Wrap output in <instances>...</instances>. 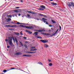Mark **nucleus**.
I'll use <instances>...</instances> for the list:
<instances>
[{"label":"nucleus","mask_w":74,"mask_h":74,"mask_svg":"<svg viewBox=\"0 0 74 74\" xmlns=\"http://www.w3.org/2000/svg\"><path fill=\"white\" fill-rule=\"evenodd\" d=\"M15 40L16 42V44H18V40H17V39L16 38H15Z\"/></svg>","instance_id":"nucleus-12"},{"label":"nucleus","mask_w":74,"mask_h":74,"mask_svg":"<svg viewBox=\"0 0 74 74\" xmlns=\"http://www.w3.org/2000/svg\"><path fill=\"white\" fill-rule=\"evenodd\" d=\"M10 46H7V48H10Z\"/></svg>","instance_id":"nucleus-42"},{"label":"nucleus","mask_w":74,"mask_h":74,"mask_svg":"<svg viewBox=\"0 0 74 74\" xmlns=\"http://www.w3.org/2000/svg\"><path fill=\"white\" fill-rule=\"evenodd\" d=\"M20 1H21V2H22H22H23V1L22 0H21Z\"/></svg>","instance_id":"nucleus-51"},{"label":"nucleus","mask_w":74,"mask_h":74,"mask_svg":"<svg viewBox=\"0 0 74 74\" xmlns=\"http://www.w3.org/2000/svg\"><path fill=\"white\" fill-rule=\"evenodd\" d=\"M10 30H12V29H11Z\"/></svg>","instance_id":"nucleus-64"},{"label":"nucleus","mask_w":74,"mask_h":74,"mask_svg":"<svg viewBox=\"0 0 74 74\" xmlns=\"http://www.w3.org/2000/svg\"><path fill=\"white\" fill-rule=\"evenodd\" d=\"M43 17H47V16L43 14Z\"/></svg>","instance_id":"nucleus-31"},{"label":"nucleus","mask_w":74,"mask_h":74,"mask_svg":"<svg viewBox=\"0 0 74 74\" xmlns=\"http://www.w3.org/2000/svg\"><path fill=\"white\" fill-rule=\"evenodd\" d=\"M40 10H44V9H42V8H40L39 9Z\"/></svg>","instance_id":"nucleus-36"},{"label":"nucleus","mask_w":74,"mask_h":74,"mask_svg":"<svg viewBox=\"0 0 74 74\" xmlns=\"http://www.w3.org/2000/svg\"><path fill=\"white\" fill-rule=\"evenodd\" d=\"M51 22L53 23H56V22L53 20H51Z\"/></svg>","instance_id":"nucleus-13"},{"label":"nucleus","mask_w":74,"mask_h":74,"mask_svg":"<svg viewBox=\"0 0 74 74\" xmlns=\"http://www.w3.org/2000/svg\"><path fill=\"white\" fill-rule=\"evenodd\" d=\"M36 52H32V53H36Z\"/></svg>","instance_id":"nucleus-53"},{"label":"nucleus","mask_w":74,"mask_h":74,"mask_svg":"<svg viewBox=\"0 0 74 74\" xmlns=\"http://www.w3.org/2000/svg\"><path fill=\"white\" fill-rule=\"evenodd\" d=\"M58 30H57L56 31V32H58Z\"/></svg>","instance_id":"nucleus-55"},{"label":"nucleus","mask_w":74,"mask_h":74,"mask_svg":"<svg viewBox=\"0 0 74 74\" xmlns=\"http://www.w3.org/2000/svg\"><path fill=\"white\" fill-rule=\"evenodd\" d=\"M15 12H18L19 11H18V10H16L15 11Z\"/></svg>","instance_id":"nucleus-27"},{"label":"nucleus","mask_w":74,"mask_h":74,"mask_svg":"<svg viewBox=\"0 0 74 74\" xmlns=\"http://www.w3.org/2000/svg\"><path fill=\"white\" fill-rule=\"evenodd\" d=\"M21 45V46L22 47H23V44L21 42H20Z\"/></svg>","instance_id":"nucleus-25"},{"label":"nucleus","mask_w":74,"mask_h":74,"mask_svg":"<svg viewBox=\"0 0 74 74\" xmlns=\"http://www.w3.org/2000/svg\"><path fill=\"white\" fill-rule=\"evenodd\" d=\"M16 8H19V7H17Z\"/></svg>","instance_id":"nucleus-46"},{"label":"nucleus","mask_w":74,"mask_h":74,"mask_svg":"<svg viewBox=\"0 0 74 74\" xmlns=\"http://www.w3.org/2000/svg\"><path fill=\"white\" fill-rule=\"evenodd\" d=\"M37 38H40V39H41V38H42L41 37H37Z\"/></svg>","instance_id":"nucleus-28"},{"label":"nucleus","mask_w":74,"mask_h":74,"mask_svg":"<svg viewBox=\"0 0 74 74\" xmlns=\"http://www.w3.org/2000/svg\"><path fill=\"white\" fill-rule=\"evenodd\" d=\"M3 72L4 73H6V72H7V70H6L5 69L3 70Z\"/></svg>","instance_id":"nucleus-21"},{"label":"nucleus","mask_w":74,"mask_h":74,"mask_svg":"<svg viewBox=\"0 0 74 74\" xmlns=\"http://www.w3.org/2000/svg\"><path fill=\"white\" fill-rule=\"evenodd\" d=\"M53 35V36L54 35H55V34H54L52 35Z\"/></svg>","instance_id":"nucleus-47"},{"label":"nucleus","mask_w":74,"mask_h":74,"mask_svg":"<svg viewBox=\"0 0 74 74\" xmlns=\"http://www.w3.org/2000/svg\"><path fill=\"white\" fill-rule=\"evenodd\" d=\"M45 47L46 48H47V47H48V45H47V44H45Z\"/></svg>","instance_id":"nucleus-16"},{"label":"nucleus","mask_w":74,"mask_h":74,"mask_svg":"<svg viewBox=\"0 0 74 74\" xmlns=\"http://www.w3.org/2000/svg\"><path fill=\"white\" fill-rule=\"evenodd\" d=\"M50 1H52L53 0H50Z\"/></svg>","instance_id":"nucleus-63"},{"label":"nucleus","mask_w":74,"mask_h":74,"mask_svg":"<svg viewBox=\"0 0 74 74\" xmlns=\"http://www.w3.org/2000/svg\"><path fill=\"white\" fill-rule=\"evenodd\" d=\"M23 56H26L27 57V55H23Z\"/></svg>","instance_id":"nucleus-34"},{"label":"nucleus","mask_w":74,"mask_h":74,"mask_svg":"<svg viewBox=\"0 0 74 74\" xmlns=\"http://www.w3.org/2000/svg\"><path fill=\"white\" fill-rule=\"evenodd\" d=\"M57 33H58L57 32H56L55 33H54V34H57Z\"/></svg>","instance_id":"nucleus-48"},{"label":"nucleus","mask_w":74,"mask_h":74,"mask_svg":"<svg viewBox=\"0 0 74 74\" xmlns=\"http://www.w3.org/2000/svg\"><path fill=\"white\" fill-rule=\"evenodd\" d=\"M27 12H29V13L30 12V11H27Z\"/></svg>","instance_id":"nucleus-54"},{"label":"nucleus","mask_w":74,"mask_h":74,"mask_svg":"<svg viewBox=\"0 0 74 74\" xmlns=\"http://www.w3.org/2000/svg\"><path fill=\"white\" fill-rule=\"evenodd\" d=\"M51 4H52V5H57V3H55L53 2H52L51 3Z\"/></svg>","instance_id":"nucleus-6"},{"label":"nucleus","mask_w":74,"mask_h":74,"mask_svg":"<svg viewBox=\"0 0 74 74\" xmlns=\"http://www.w3.org/2000/svg\"><path fill=\"white\" fill-rule=\"evenodd\" d=\"M12 37H9L8 38V39H5V41H8L10 45L11 46H14V44L12 43Z\"/></svg>","instance_id":"nucleus-1"},{"label":"nucleus","mask_w":74,"mask_h":74,"mask_svg":"<svg viewBox=\"0 0 74 74\" xmlns=\"http://www.w3.org/2000/svg\"><path fill=\"white\" fill-rule=\"evenodd\" d=\"M67 4L68 6V7H71V2H67Z\"/></svg>","instance_id":"nucleus-4"},{"label":"nucleus","mask_w":74,"mask_h":74,"mask_svg":"<svg viewBox=\"0 0 74 74\" xmlns=\"http://www.w3.org/2000/svg\"><path fill=\"white\" fill-rule=\"evenodd\" d=\"M44 23H45V22H46L45 21H44Z\"/></svg>","instance_id":"nucleus-60"},{"label":"nucleus","mask_w":74,"mask_h":74,"mask_svg":"<svg viewBox=\"0 0 74 74\" xmlns=\"http://www.w3.org/2000/svg\"><path fill=\"white\" fill-rule=\"evenodd\" d=\"M23 38H24V39H26L27 38H26V37H23Z\"/></svg>","instance_id":"nucleus-39"},{"label":"nucleus","mask_w":74,"mask_h":74,"mask_svg":"<svg viewBox=\"0 0 74 74\" xmlns=\"http://www.w3.org/2000/svg\"><path fill=\"white\" fill-rule=\"evenodd\" d=\"M17 55H21V53H17Z\"/></svg>","instance_id":"nucleus-22"},{"label":"nucleus","mask_w":74,"mask_h":74,"mask_svg":"<svg viewBox=\"0 0 74 74\" xmlns=\"http://www.w3.org/2000/svg\"><path fill=\"white\" fill-rule=\"evenodd\" d=\"M42 20L43 21H47V19H45L44 18H42Z\"/></svg>","instance_id":"nucleus-11"},{"label":"nucleus","mask_w":74,"mask_h":74,"mask_svg":"<svg viewBox=\"0 0 74 74\" xmlns=\"http://www.w3.org/2000/svg\"><path fill=\"white\" fill-rule=\"evenodd\" d=\"M25 32H28V30H25Z\"/></svg>","instance_id":"nucleus-45"},{"label":"nucleus","mask_w":74,"mask_h":74,"mask_svg":"<svg viewBox=\"0 0 74 74\" xmlns=\"http://www.w3.org/2000/svg\"><path fill=\"white\" fill-rule=\"evenodd\" d=\"M27 53H32V52H27Z\"/></svg>","instance_id":"nucleus-32"},{"label":"nucleus","mask_w":74,"mask_h":74,"mask_svg":"<svg viewBox=\"0 0 74 74\" xmlns=\"http://www.w3.org/2000/svg\"><path fill=\"white\" fill-rule=\"evenodd\" d=\"M37 31L38 32H45V30L44 29H43L37 30Z\"/></svg>","instance_id":"nucleus-5"},{"label":"nucleus","mask_w":74,"mask_h":74,"mask_svg":"<svg viewBox=\"0 0 74 74\" xmlns=\"http://www.w3.org/2000/svg\"><path fill=\"white\" fill-rule=\"evenodd\" d=\"M8 17H9V18H11L12 17V16L11 15H9L8 16Z\"/></svg>","instance_id":"nucleus-23"},{"label":"nucleus","mask_w":74,"mask_h":74,"mask_svg":"<svg viewBox=\"0 0 74 74\" xmlns=\"http://www.w3.org/2000/svg\"><path fill=\"white\" fill-rule=\"evenodd\" d=\"M27 16L28 17H30V15L29 14H27Z\"/></svg>","instance_id":"nucleus-35"},{"label":"nucleus","mask_w":74,"mask_h":74,"mask_svg":"<svg viewBox=\"0 0 74 74\" xmlns=\"http://www.w3.org/2000/svg\"><path fill=\"white\" fill-rule=\"evenodd\" d=\"M20 34H21V35H23V34L21 33Z\"/></svg>","instance_id":"nucleus-49"},{"label":"nucleus","mask_w":74,"mask_h":74,"mask_svg":"<svg viewBox=\"0 0 74 74\" xmlns=\"http://www.w3.org/2000/svg\"><path fill=\"white\" fill-rule=\"evenodd\" d=\"M59 27H60V30H61L62 27H61L60 26Z\"/></svg>","instance_id":"nucleus-40"},{"label":"nucleus","mask_w":74,"mask_h":74,"mask_svg":"<svg viewBox=\"0 0 74 74\" xmlns=\"http://www.w3.org/2000/svg\"><path fill=\"white\" fill-rule=\"evenodd\" d=\"M46 25H48V22H46Z\"/></svg>","instance_id":"nucleus-43"},{"label":"nucleus","mask_w":74,"mask_h":74,"mask_svg":"<svg viewBox=\"0 0 74 74\" xmlns=\"http://www.w3.org/2000/svg\"><path fill=\"white\" fill-rule=\"evenodd\" d=\"M11 20V18H8V21H7V22H10V21Z\"/></svg>","instance_id":"nucleus-14"},{"label":"nucleus","mask_w":74,"mask_h":74,"mask_svg":"<svg viewBox=\"0 0 74 74\" xmlns=\"http://www.w3.org/2000/svg\"><path fill=\"white\" fill-rule=\"evenodd\" d=\"M71 2V7H72V6H73L74 7V3L73 2Z\"/></svg>","instance_id":"nucleus-10"},{"label":"nucleus","mask_w":74,"mask_h":74,"mask_svg":"<svg viewBox=\"0 0 74 74\" xmlns=\"http://www.w3.org/2000/svg\"><path fill=\"white\" fill-rule=\"evenodd\" d=\"M34 48H36L35 47H32L31 48V49H34Z\"/></svg>","instance_id":"nucleus-20"},{"label":"nucleus","mask_w":74,"mask_h":74,"mask_svg":"<svg viewBox=\"0 0 74 74\" xmlns=\"http://www.w3.org/2000/svg\"><path fill=\"white\" fill-rule=\"evenodd\" d=\"M31 55H27V57H30V56H32Z\"/></svg>","instance_id":"nucleus-24"},{"label":"nucleus","mask_w":74,"mask_h":74,"mask_svg":"<svg viewBox=\"0 0 74 74\" xmlns=\"http://www.w3.org/2000/svg\"><path fill=\"white\" fill-rule=\"evenodd\" d=\"M38 33V32H36L34 33V34H35L36 36H37Z\"/></svg>","instance_id":"nucleus-9"},{"label":"nucleus","mask_w":74,"mask_h":74,"mask_svg":"<svg viewBox=\"0 0 74 74\" xmlns=\"http://www.w3.org/2000/svg\"><path fill=\"white\" fill-rule=\"evenodd\" d=\"M22 23H19V22H18L17 23V25H19V24H21Z\"/></svg>","instance_id":"nucleus-26"},{"label":"nucleus","mask_w":74,"mask_h":74,"mask_svg":"<svg viewBox=\"0 0 74 74\" xmlns=\"http://www.w3.org/2000/svg\"><path fill=\"white\" fill-rule=\"evenodd\" d=\"M16 34L17 35V36H19V33H17Z\"/></svg>","instance_id":"nucleus-37"},{"label":"nucleus","mask_w":74,"mask_h":74,"mask_svg":"<svg viewBox=\"0 0 74 74\" xmlns=\"http://www.w3.org/2000/svg\"><path fill=\"white\" fill-rule=\"evenodd\" d=\"M31 13H32V12H31V11H29V13H30V14H31Z\"/></svg>","instance_id":"nucleus-58"},{"label":"nucleus","mask_w":74,"mask_h":74,"mask_svg":"<svg viewBox=\"0 0 74 74\" xmlns=\"http://www.w3.org/2000/svg\"><path fill=\"white\" fill-rule=\"evenodd\" d=\"M38 64H40L41 65H42V63L41 62H39L38 63Z\"/></svg>","instance_id":"nucleus-17"},{"label":"nucleus","mask_w":74,"mask_h":74,"mask_svg":"<svg viewBox=\"0 0 74 74\" xmlns=\"http://www.w3.org/2000/svg\"><path fill=\"white\" fill-rule=\"evenodd\" d=\"M37 20H39V19H38V18H37Z\"/></svg>","instance_id":"nucleus-59"},{"label":"nucleus","mask_w":74,"mask_h":74,"mask_svg":"<svg viewBox=\"0 0 74 74\" xmlns=\"http://www.w3.org/2000/svg\"><path fill=\"white\" fill-rule=\"evenodd\" d=\"M21 26L23 27H25L26 28H27V29H33V28H34L33 26H26L21 25Z\"/></svg>","instance_id":"nucleus-2"},{"label":"nucleus","mask_w":74,"mask_h":74,"mask_svg":"<svg viewBox=\"0 0 74 74\" xmlns=\"http://www.w3.org/2000/svg\"><path fill=\"white\" fill-rule=\"evenodd\" d=\"M40 7H41V8H44V9H45V6H44V5L41 6Z\"/></svg>","instance_id":"nucleus-8"},{"label":"nucleus","mask_w":74,"mask_h":74,"mask_svg":"<svg viewBox=\"0 0 74 74\" xmlns=\"http://www.w3.org/2000/svg\"><path fill=\"white\" fill-rule=\"evenodd\" d=\"M20 15H21V14H18V16H20Z\"/></svg>","instance_id":"nucleus-52"},{"label":"nucleus","mask_w":74,"mask_h":74,"mask_svg":"<svg viewBox=\"0 0 74 74\" xmlns=\"http://www.w3.org/2000/svg\"><path fill=\"white\" fill-rule=\"evenodd\" d=\"M40 41L42 42L43 43H46L47 42H48V40H40Z\"/></svg>","instance_id":"nucleus-3"},{"label":"nucleus","mask_w":74,"mask_h":74,"mask_svg":"<svg viewBox=\"0 0 74 74\" xmlns=\"http://www.w3.org/2000/svg\"><path fill=\"white\" fill-rule=\"evenodd\" d=\"M31 14H35V13L34 12H31Z\"/></svg>","instance_id":"nucleus-33"},{"label":"nucleus","mask_w":74,"mask_h":74,"mask_svg":"<svg viewBox=\"0 0 74 74\" xmlns=\"http://www.w3.org/2000/svg\"><path fill=\"white\" fill-rule=\"evenodd\" d=\"M49 66H52V64L51 63H49Z\"/></svg>","instance_id":"nucleus-19"},{"label":"nucleus","mask_w":74,"mask_h":74,"mask_svg":"<svg viewBox=\"0 0 74 74\" xmlns=\"http://www.w3.org/2000/svg\"><path fill=\"white\" fill-rule=\"evenodd\" d=\"M51 60H49V62H51Z\"/></svg>","instance_id":"nucleus-50"},{"label":"nucleus","mask_w":74,"mask_h":74,"mask_svg":"<svg viewBox=\"0 0 74 74\" xmlns=\"http://www.w3.org/2000/svg\"><path fill=\"white\" fill-rule=\"evenodd\" d=\"M52 36H53V35H52L50 36V37H52Z\"/></svg>","instance_id":"nucleus-57"},{"label":"nucleus","mask_w":74,"mask_h":74,"mask_svg":"<svg viewBox=\"0 0 74 74\" xmlns=\"http://www.w3.org/2000/svg\"><path fill=\"white\" fill-rule=\"evenodd\" d=\"M37 49H31V50H30V51H37Z\"/></svg>","instance_id":"nucleus-7"},{"label":"nucleus","mask_w":74,"mask_h":74,"mask_svg":"<svg viewBox=\"0 0 74 74\" xmlns=\"http://www.w3.org/2000/svg\"><path fill=\"white\" fill-rule=\"evenodd\" d=\"M6 26L7 27H10L11 26H10V25H6Z\"/></svg>","instance_id":"nucleus-30"},{"label":"nucleus","mask_w":74,"mask_h":74,"mask_svg":"<svg viewBox=\"0 0 74 74\" xmlns=\"http://www.w3.org/2000/svg\"><path fill=\"white\" fill-rule=\"evenodd\" d=\"M30 34H32V33L31 32V33H29Z\"/></svg>","instance_id":"nucleus-62"},{"label":"nucleus","mask_w":74,"mask_h":74,"mask_svg":"<svg viewBox=\"0 0 74 74\" xmlns=\"http://www.w3.org/2000/svg\"><path fill=\"white\" fill-rule=\"evenodd\" d=\"M39 15L41 16H43V14H42L40 13L39 14Z\"/></svg>","instance_id":"nucleus-18"},{"label":"nucleus","mask_w":74,"mask_h":74,"mask_svg":"<svg viewBox=\"0 0 74 74\" xmlns=\"http://www.w3.org/2000/svg\"><path fill=\"white\" fill-rule=\"evenodd\" d=\"M49 27H52V26L51 25H49Z\"/></svg>","instance_id":"nucleus-44"},{"label":"nucleus","mask_w":74,"mask_h":74,"mask_svg":"<svg viewBox=\"0 0 74 74\" xmlns=\"http://www.w3.org/2000/svg\"><path fill=\"white\" fill-rule=\"evenodd\" d=\"M45 35L46 36H50V35H51V34H48V33H47V34H45Z\"/></svg>","instance_id":"nucleus-15"},{"label":"nucleus","mask_w":74,"mask_h":74,"mask_svg":"<svg viewBox=\"0 0 74 74\" xmlns=\"http://www.w3.org/2000/svg\"><path fill=\"white\" fill-rule=\"evenodd\" d=\"M25 43H27V42H25Z\"/></svg>","instance_id":"nucleus-61"},{"label":"nucleus","mask_w":74,"mask_h":74,"mask_svg":"<svg viewBox=\"0 0 74 74\" xmlns=\"http://www.w3.org/2000/svg\"><path fill=\"white\" fill-rule=\"evenodd\" d=\"M13 23V24H15V23H14L13 22H11L10 23Z\"/></svg>","instance_id":"nucleus-38"},{"label":"nucleus","mask_w":74,"mask_h":74,"mask_svg":"<svg viewBox=\"0 0 74 74\" xmlns=\"http://www.w3.org/2000/svg\"><path fill=\"white\" fill-rule=\"evenodd\" d=\"M11 27H14V26H11Z\"/></svg>","instance_id":"nucleus-56"},{"label":"nucleus","mask_w":74,"mask_h":74,"mask_svg":"<svg viewBox=\"0 0 74 74\" xmlns=\"http://www.w3.org/2000/svg\"><path fill=\"white\" fill-rule=\"evenodd\" d=\"M14 69H15V68H12L11 69V70H13Z\"/></svg>","instance_id":"nucleus-41"},{"label":"nucleus","mask_w":74,"mask_h":74,"mask_svg":"<svg viewBox=\"0 0 74 74\" xmlns=\"http://www.w3.org/2000/svg\"><path fill=\"white\" fill-rule=\"evenodd\" d=\"M24 46L26 48H27V46H26V45H24Z\"/></svg>","instance_id":"nucleus-29"}]
</instances>
